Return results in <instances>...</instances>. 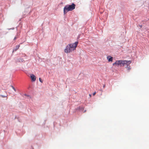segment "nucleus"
Here are the masks:
<instances>
[{"label":"nucleus","instance_id":"obj_14","mask_svg":"<svg viewBox=\"0 0 149 149\" xmlns=\"http://www.w3.org/2000/svg\"><path fill=\"white\" fill-rule=\"evenodd\" d=\"M16 38H17L16 37H15L14 38V40H16Z\"/></svg>","mask_w":149,"mask_h":149},{"label":"nucleus","instance_id":"obj_4","mask_svg":"<svg viewBox=\"0 0 149 149\" xmlns=\"http://www.w3.org/2000/svg\"><path fill=\"white\" fill-rule=\"evenodd\" d=\"M31 77L32 79V80L34 81L36 80V77L35 75L33 74H31Z\"/></svg>","mask_w":149,"mask_h":149},{"label":"nucleus","instance_id":"obj_6","mask_svg":"<svg viewBox=\"0 0 149 149\" xmlns=\"http://www.w3.org/2000/svg\"><path fill=\"white\" fill-rule=\"evenodd\" d=\"M20 47L19 45H18L16 46V47L15 48L13 49V51H16L18 49H19V47Z\"/></svg>","mask_w":149,"mask_h":149},{"label":"nucleus","instance_id":"obj_5","mask_svg":"<svg viewBox=\"0 0 149 149\" xmlns=\"http://www.w3.org/2000/svg\"><path fill=\"white\" fill-rule=\"evenodd\" d=\"M107 59L109 62L112 61L113 60V57L110 56H108L107 57Z\"/></svg>","mask_w":149,"mask_h":149},{"label":"nucleus","instance_id":"obj_3","mask_svg":"<svg viewBox=\"0 0 149 149\" xmlns=\"http://www.w3.org/2000/svg\"><path fill=\"white\" fill-rule=\"evenodd\" d=\"M75 5L72 3L71 5H67L65 6L63 8V13L64 15L66 14L68 12L71 11L75 8Z\"/></svg>","mask_w":149,"mask_h":149},{"label":"nucleus","instance_id":"obj_11","mask_svg":"<svg viewBox=\"0 0 149 149\" xmlns=\"http://www.w3.org/2000/svg\"><path fill=\"white\" fill-rule=\"evenodd\" d=\"M0 96H1L2 97H6L7 96V95L4 96V95H0Z\"/></svg>","mask_w":149,"mask_h":149},{"label":"nucleus","instance_id":"obj_15","mask_svg":"<svg viewBox=\"0 0 149 149\" xmlns=\"http://www.w3.org/2000/svg\"><path fill=\"white\" fill-rule=\"evenodd\" d=\"M105 87V85L103 86V87L104 88Z\"/></svg>","mask_w":149,"mask_h":149},{"label":"nucleus","instance_id":"obj_8","mask_svg":"<svg viewBox=\"0 0 149 149\" xmlns=\"http://www.w3.org/2000/svg\"><path fill=\"white\" fill-rule=\"evenodd\" d=\"M19 61L20 62H23L24 61V60L22 58H20L19 60Z\"/></svg>","mask_w":149,"mask_h":149},{"label":"nucleus","instance_id":"obj_1","mask_svg":"<svg viewBox=\"0 0 149 149\" xmlns=\"http://www.w3.org/2000/svg\"><path fill=\"white\" fill-rule=\"evenodd\" d=\"M78 43V42H77L74 43L68 44L64 50L65 52L68 53L72 52V51L75 50L77 46Z\"/></svg>","mask_w":149,"mask_h":149},{"label":"nucleus","instance_id":"obj_12","mask_svg":"<svg viewBox=\"0 0 149 149\" xmlns=\"http://www.w3.org/2000/svg\"><path fill=\"white\" fill-rule=\"evenodd\" d=\"M95 94H96V92H95L94 93H93V96H94L95 95Z\"/></svg>","mask_w":149,"mask_h":149},{"label":"nucleus","instance_id":"obj_13","mask_svg":"<svg viewBox=\"0 0 149 149\" xmlns=\"http://www.w3.org/2000/svg\"><path fill=\"white\" fill-rule=\"evenodd\" d=\"M139 27H140V28H142V26L141 25H139Z\"/></svg>","mask_w":149,"mask_h":149},{"label":"nucleus","instance_id":"obj_9","mask_svg":"<svg viewBox=\"0 0 149 149\" xmlns=\"http://www.w3.org/2000/svg\"><path fill=\"white\" fill-rule=\"evenodd\" d=\"M39 80L42 83L43 81L40 78H39Z\"/></svg>","mask_w":149,"mask_h":149},{"label":"nucleus","instance_id":"obj_10","mask_svg":"<svg viewBox=\"0 0 149 149\" xmlns=\"http://www.w3.org/2000/svg\"><path fill=\"white\" fill-rule=\"evenodd\" d=\"M11 87L15 91H16V90L14 87H13V86H11Z\"/></svg>","mask_w":149,"mask_h":149},{"label":"nucleus","instance_id":"obj_16","mask_svg":"<svg viewBox=\"0 0 149 149\" xmlns=\"http://www.w3.org/2000/svg\"><path fill=\"white\" fill-rule=\"evenodd\" d=\"M90 95V96H91V95Z\"/></svg>","mask_w":149,"mask_h":149},{"label":"nucleus","instance_id":"obj_7","mask_svg":"<svg viewBox=\"0 0 149 149\" xmlns=\"http://www.w3.org/2000/svg\"><path fill=\"white\" fill-rule=\"evenodd\" d=\"M130 64H127V65L125 64V65H127V68L128 70V71H130V70L131 68H130V65H129Z\"/></svg>","mask_w":149,"mask_h":149},{"label":"nucleus","instance_id":"obj_2","mask_svg":"<svg viewBox=\"0 0 149 149\" xmlns=\"http://www.w3.org/2000/svg\"><path fill=\"white\" fill-rule=\"evenodd\" d=\"M131 63V61H130L118 60L113 63V65H116L117 66H124L125 65V64H130Z\"/></svg>","mask_w":149,"mask_h":149}]
</instances>
